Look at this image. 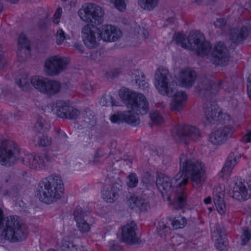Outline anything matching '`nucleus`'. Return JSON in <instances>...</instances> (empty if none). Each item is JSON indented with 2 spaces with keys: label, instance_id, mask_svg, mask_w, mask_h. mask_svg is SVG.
<instances>
[{
  "label": "nucleus",
  "instance_id": "obj_34",
  "mask_svg": "<svg viewBox=\"0 0 251 251\" xmlns=\"http://www.w3.org/2000/svg\"><path fill=\"white\" fill-rule=\"evenodd\" d=\"M16 84L23 90L28 91L31 88L30 78L26 75H22L16 80Z\"/></svg>",
  "mask_w": 251,
  "mask_h": 251
},
{
  "label": "nucleus",
  "instance_id": "obj_26",
  "mask_svg": "<svg viewBox=\"0 0 251 251\" xmlns=\"http://www.w3.org/2000/svg\"><path fill=\"white\" fill-rule=\"evenodd\" d=\"M17 55L19 60L22 62L26 58V51L29 52L30 49L29 42L24 33L19 37Z\"/></svg>",
  "mask_w": 251,
  "mask_h": 251
},
{
  "label": "nucleus",
  "instance_id": "obj_47",
  "mask_svg": "<svg viewBox=\"0 0 251 251\" xmlns=\"http://www.w3.org/2000/svg\"><path fill=\"white\" fill-rule=\"evenodd\" d=\"M35 127L40 130H47L48 129L47 124L45 120L42 117L39 118L35 125Z\"/></svg>",
  "mask_w": 251,
  "mask_h": 251
},
{
  "label": "nucleus",
  "instance_id": "obj_46",
  "mask_svg": "<svg viewBox=\"0 0 251 251\" xmlns=\"http://www.w3.org/2000/svg\"><path fill=\"white\" fill-rule=\"evenodd\" d=\"M128 181L127 183V185L131 188L135 187L137 186L138 183V179L136 175L134 173L130 174L128 176Z\"/></svg>",
  "mask_w": 251,
  "mask_h": 251
},
{
  "label": "nucleus",
  "instance_id": "obj_16",
  "mask_svg": "<svg viewBox=\"0 0 251 251\" xmlns=\"http://www.w3.org/2000/svg\"><path fill=\"white\" fill-rule=\"evenodd\" d=\"M211 237L215 242L216 248L221 251L226 250L227 243L226 233L223 226L220 224H215L211 229Z\"/></svg>",
  "mask_w": 251,
  "mask_h": 251
},
{
  "label": "nucleus",
  "instance_id": "obj_11",
  "mask_svg": "<svg viewBox=\"0 0 251 251\" xmlns=\"http://www.w3.org/2000/svg\"><path fill=\"white\" fill-rule=\"evenodd\" d=\"M69 58L55 55L50 57L45 64V71L48 75H55L66 69Z\"/></svg>",
  "mask_w": 251,
  "mask_h": 251
},
{
  "label": "nucleus",
  "instance_id": "obj_51",
  "mask_svg": "<svg viewBox=\"0 0 251 251\" xmlns=\"http://www.w3.org/2000/svg\"><path fill=\"white\" fill-rule=\"evenodd\" d=\"M7 64V58L2 53H0V70L2 69Z\"/></svg>",
  "mask_w": 251,
  "mask_h": 251
},
{
  "label": "nucleus",
  "instance_id": "obj_6",
  "mask_svg": "<svg viewBox=\"0 0 251 251\" xmlns=\"http://www.w3.org/2000/svg\"><path fill=\"white\" fill-rule=\"evenodd\" d=\"M119 96L127 108L138 114L145 115L149 109V104L146 97L142 94L122 88Z\"/></svg>",
  "mask_w": 251,
  "mask_h": 251
},
{
  "label": "nucleus",
  "instance_id": "obj_8",
  "mask_svg": "<svg viewBox=\"0 0 251 251\" xmlns=\"http://www.w3.org/2000/svg\"><path fill=\"white\" fill-rule=\"evenodd\" d=\"M104 13L100 6L93 3L87 4L78 11V14L82 21L87 23H94L96 25L102 23Z\"/></svg>",
  "mask_w": 251,
  "mask_h": 251
},
{
  "label": "nucleus",
  "instance_id": "obj_33",
  "mask_svg": "<svg viewBox=\"0 0 251 251\" xmlns=\"http://www.w3.org/2000/svg\"><path fill=\"white\" fill-rule=\"evenodd\" d=\"M35 145L41 147H47L51 145V140L46 135H36L34 137Z\"/></svg>",
  "mask_w": 251,
  "mask_h": 251
},
{
  "label": "nucleus",
  "instance_id": "obj_9",
  "mask_svg": "<svg viewBox=\"0 0 251 251\" xmlns=\"http://www.w3.org/2000/svg\"><path fill=\"white\" fill-rule=\"evenodd\" d=\"M19 158V150L16 144L11 140H4L0 147V163L3 166L14 165Z\"/></svg>",
  "mask_w": 251,
  "mask_h": 251
},
{
  "label": "nucleus",
  "instance_id": "obj_44",
  "mask_svg": "<svg viewBox=\"0 0 251 251\" xmlns=\"http://www.w3.org/2000/svg\"><path fill=\"white\" fill-rule=\"evenodd\" d=\"M241 235V245L244 246L246 245L251 238V230L248 227H244L242 230Z\"/></svg>",
  "mask_w": 251,
  "mask_h": 251
},
{
  "label": "nucleus",
  "instance_id": "obj_15",
  "mask_svg": "<svg viewBox=\"0 0 251 251\" xmlns=\"http://www.w3.org/2000/svg\"><path fill=\"white\" fill-rule=\"evenodd\" d=\"M251 32V28L247 24L239 25L230 29L229 38L232 43L239 45L242 44Z\"/></svg>",
  "mask_w": 251,
  "mask_h": 251
},
{
  "label": "nucleus",
  "instance_id": "obj_20",
  "mask_svg": "<svg viewBox=\"0 0 251 251\" xmlns=\"http://www.w3.org/2000/svg\"><path fill=\"white\" fill-rule=\"evenodd\" d=\"M247 188L244 182L237 180L233 188L232 197L238 201H245L251 197V183L248 185Z\"/></svg>",
  "mask_w": 251,
  "mask_h": 251
},
{
  "label": "nucleus",
  "instance_id": "obj_32",
  "mask_svg": "<svg viewBox=\"0 0 251 251\" xmlns=\"http://www.w3.org/2000/svg\"><path fill=\"white\" fill-rule=\"evenodd\" d=\"M159 1V0H138L137 3L142 9L151 11L158 5Z\"/></svg>",
  "mask_w": 251,
  "mask_h": 251
},
{
  "label": "nucleus",
  "instance_id": "obj_41",
  "mask_svg": "<svg viewBox=\"0 0 251 251\" xmlns=\"http://www.w3.org/2000/svg\"><path fill=\"white\" fill-rule=\"evenodd\" d=\"M150 118L153 124L161 125L164 122V119L158 111H154L150 114Z\"/></svg>",
  "mask_w": 251,
  "mask_h": 251
},
{
  "label": "nucleus",
  "instance_id": "obj_61",
  "mask_svg": "<svg viewBox=\"0 0 251 251\" xmlns=\"http://www.w3.org/2000/svg\"><path fill=\"white\" fill-rule=\"evenodd\" d=\"M178 238H179L178 236H173L172 238V243L174 245H176V244H175V240H176Z\"/></svg>",
  "mask_w": 251,
  "mask_h": 251
},
{
  "label": "nucleus",
  "instance_id": "obj_62",
  "mask_svg": "<svg viewBox=\"0 0 251 251\" xmlns=\"http://www.w3.org/2000/svg\"><path fill=\"white\" fill-rule=\"evenodd\" d=\"M86 113L87 114V116L88 115H90V116H91V119H93V116L92 115H91V111L86 112Z\"/></svg>",
  "mask_w": 251,
  "mask_h": 251
},
{
  "label": "nucleus",
  "instance_id": "obj_35",
  "mask_svg": "<svg viewBox=\"0 0 251 251\" xmlns=\"http://www.w3.org/2000/svg\"><path fill=\"white\" fill-rule=\"evenodd\" d=\"M62 251H77L76 246L68 238L62 239L59 245Z\"/></svg>",
  "mask_w": 251,
  "mask_h": 251
},
{
  "label": "nucleus",
  "instance_id": "obj_22",
  "mask_svg": "<svg viewBox=\"0 0 251 251\" xmlns=\"http://www.w3.org/2000/svg\"><path fill=\"white\" fill-rule=\"evenodd\" d=\"M196 78V72L190 68H187L180 71L177 80L181 87L191 88L194 84Z\"/></svg>",
  "mask_w": 251,
  "mask_h": 251
},
{
  "label": "nucleus",
  "instance_id": "obj_21",
  "mask_svg": "<svg viewBox=\"0 0 251 251\" xmlns=\"http://www.w3.org/2000/svg\"><path fill=\"white\" fill-rule=\"evenodd\" d=\"M23 163L33 169H43L46 166V161L41 155L34 153H27L22 159Z\"/></svg>",
  "mask_w": 251,
  "mask_h": 251
},
{
  "label": "nucleus",
  "instance_id": "obj_13",
  "mask_svg": "<svg viewBox=\"0 0 251 251\" xmlns=\"http://www.w3.org/2000/svg\"><path fill=\"white\" fill-rule=\"evenodd\" d=\"M138 115V113L131 110L123 112H117L112 115L110 119L113 123L120 124L125 122L129 125L136 126L140 122Z\"/></svg>",
  "mask_w": 251,
  "mask_h": 251
},
{
  "label": "nucleus",
  "instance_id": "obj_60",
  "mask_svg": "<svg viewBox=\"0 0 251 251\" xmlns=\"http://www.w3.org/2000/svg\"><path fill=\"white\" fill-rule=\"evenodd\" d=\"M3 194L5 196H10L11 195V191L8 190H4Z\"/></svg>",
  "mask_w": 251,
  "mask_h": 251
},
{
  "label": "nucleus",
  "instance_id": "obj_56",
  "mask_svg": "<svg viewBox=\"0 0 251 251\" xmlns=\"http://www.w3.org/2000/svg\"><path fill=\"white\" fill-rule=\"evenodd\" d=\"M48 25V21L47 19H41L38 24L39 26L41 28H45Z\"/></svg>",
  "mask_w": 251,
  "mask_h": 251
},
{
  "label": "nucleus",
  "instance_id": "obj_5",
  "mask_svg": "<svg viewBox=\"0 0 251 251\" xmlns=\"http://www.w3.org/2000/svg\"><path fill=\"white\" fill-rule=\"evenodd\" d=\"M2 228H3L2 235L5 239L11 242H21L27 237L25 229L20 225L17 219L13 216L4 219L3 211L0 208V229Z\"/></svg>",
  "mask_w": 251,
  "mask_h": 251
},
{
  "label": "nucleus",
  "instance_id": "obj_43",
  "mask_svg": "<svg viewBox=\"0 0 251 251\" xmlns=\"http://www.w3.org/2000/svg\"><path fill=\"white\" fill-rule=\"evenodd\" d=\"M76 226L80 231L81 232H88L91 228L90 224L87 222V220L83 219L76 223Z\"/></svg>",
  "mask_w": 251,
  "mask_h": 251
},
{
  "label": "nucleus",
  "instance_id": "obj_30",
  "mask_svg": "<svg viewBox=\"0 0 251 251\" xmlns=\"http://www.w3.org/2000/svg\"><path fill=\"white\" fill-rule=\"evenodd\" d=\"M61 89L60 83L55 80L48 79L43 93L47 95H53L58 93Z\"/></svg>",
  "mask_w": 251,
  "mask_h": 251
},
{
  "label": "nucleus",
  "instance_id": "obj_52",
  "mask_svg": "<svg viewBox=\"0 0 251 251\" xmlns=\"http://www.w3.org/2000/svg\"><path fill=\"white\" fill-rule=\"evenodd\" d=\"M242 142L245 143L250 142L251 141V131L248 132L241 139Z\"/></svg>",
  "mask_w": 251,
  "mask_h": 251
},
{
  "label": "nucleus",
  "instance_id": "obj_31",
  "mask_svg": "<svg viewBox=\"0 0 251 251\" xmlns=\"http://www.w3.org/2000/svg\"><path fill=\"white\" fill-rule=\"evenodd\" d=\"M47 78L39 76H35L30 78V83L31 85L39 92L43 93L45 90V87L46 86Z\"/></svg>",
  "mask_w": 251,
  "mask_h": 251
},
{
  "label": "nucleus",
  "instance_id": "obj_53",
  "mask_svg": "<svg viewBox=\"0 0 251 251\" xmlns=\"http://www.w3.org/2000/svg\"><path fill=\"white\" fill-rule=\"evenodd\" d=\"M195 2L198 4H212L216 0H194Z\"/></svg>",
  "mask_w": 251,
  "mask_h": 251
},
{
  "label": "nucleus",
  "instance_id": "obj_1",
  "mask_svg": "<svg viewBox=\"0 0 251 251\" xmlns=\"http://www.w3.org/2000/svg\"><path fill=\"white\" fill-rule=\"evenodd\" d=\"M180 171L176 176L170 179L163 174H160L156 179V186L169 200L174 197V207L176 210L183 208L187 204V195L185 186L188 182L186 175L190 176L193 187L201 188L205 179V167L202 162L182 153L179 156Z\"/></svg>",
  "mask_w": 251,
  "mask_h": 251
},
{
  "label": "nucleus",
  "instance_id": "obj_38",
  "mask_svg": "<svg viewBox=\"0 0 251 251\" xmlns=\"http://www.w3.org/2000/svg\"><path fill=\"white\" fill-rule=\"evenodd\" d=\"M74 218L76 223L82 221L88 215V212L84 211L80 206H77L73 213Z\"/></svg>",
  "mask_w": 251,
  "mask_h": 251
},
{
  "label": "nucleus",
  "instance_id": "obj_54",
  "mask_svg": "<svg viewBox=\"0 0 251 251\" xmlns=\"http://www.w3.org/2000/svg\"><path fill=\"white\" fill-rule=\"evenodd\" d=\"M109 248L111 250L114 251H118L120 250V247L118 245V243L114 242L110 243Z\"/></svg>",
  "mask_w": 251,
  "mask_h": 251
},
{
  "label": "nucleus",
  "instance_id": "obj_64",
  "mask_svg": "<svg viewBox=\"0 0 251 251\" xmlns=\"http://www.w3.org/2000/svg\"><path fill=\"white\" fill-rule=\"evenodd\" d=\"M245 6H246V8L248 9L249 11L251 13V6L249 8H248L247 4L245 5Z\"/></svg>",
  "mask_w": 251,
  "mask_h": 251
},
{
  "label": "nucleus",
  "instance_id": "obj_10",
  "mask_svg": "<svg viewBox=\"0 0 251 251\" xmlns=\"http://www.w3.org/2000/svg\"><path fill=\"white\" fill-rule=\"evenodd\" d=\"M172 136L176 141H184L186 143L187 140L195 141L200 136L199 129L194 126L190 125H177L172 130Z\"/></svg>",
  "mask_w": 251,
  "mask_h": 251
},
{
  "label": "nucleus",
  "instance_id": "obj_14",
  "mask_svg": "<svg viewBox=\"0 0 251 251\" xmlns=\"http://www.w3.org/2000/svg\"><path fill=\"white\" fill-rule=\"evenodd\" d=\"M82 37L85 45L88 48H96L100 38V32L91 25H85L82 29Z\"/></svg>",
  "mask_w": 251,
  "mask_h": 251
},
{
  "label": "nucleus",
  "instance_id": "obj_28",
  "mask_svg": "<svg viewBox=\"0 0 251 251\" xmlns=\"http://www.w3.org/2000/svg\"><path fill=\"white\" fill-rule=\"evenodd\" d=\"M224 193L223 191H218L217 190L213 192V201L218 213L223 214L226 211V204L224 201Z\"/></svg>",
  "mask_w": 251,
  "mask_h": 251
},
{
  "label": "nucleus",
  "instance_id": "obj_2",
  "mask_svg": "<svg viewBox=\"0 0 251 251\" xmlns=\"http://www.w3.org/2000/svg\"><path fill=\"white\" fill-rule=\"evenodd\" d=\"M174 40L181 47L197 52L200 56H207L215 65L225 66L229 60L227 49L223 42L218 43L212 49L210 43L205 41L204 35L198 31L191 32L188 37L181 33L175 34Z\"/></svg>",
  "mask_w": 251,
  "mask_h": 251
},
{
  "label": "nucleus",
  "instance_id": "obj_58",
  "mask_svg": "<svg viewBox=\"0 0 251 251\" xmlns=\"http://www.w3.org/2000/svg\"><path fill=\"white\" fill-rule=\"evenodd\" d=\"M44 158H45L46 161L50 162L52 161L53 159V156L50 154L49 152H47L45 155Z\"/></svg>",
  "mask_w": 251,
  "mask_h": 251
},
{
  "label": "nucleus",
  "instance_id": "obj_45",
  "mask_svg": "<svg viewBox=\"0 0 251 251\" xmlns=\"http://www.w3.org/2000/svg\"><path fill=\"white\" fill-rule=\"evenodd\" d=\"M113 3L115 8L121 11H124L126 8V4L125 0H109Z\"/></svg>",
  "mask_w": 251,
  "mask_h": 251
},
{
  "label": "nucleus",
  "instance_id": "obj_23",
  "mask_svg": "<svg viewBox=\"0 0 251 251\" xmlns=\"http://www.w3.org/2000/svg\"><path fill=\"white\" fill-rule=\"evenodd\" d=\"M173 96L170 103V108L172 111L177 112L181 111L187 100V96L186 93L182 91H177L175 93L174 91Z\"/></svg>",
  "mask_w": 251,
  "mask_h": 251
},
{
  "label": "nucleus",
  "instance_id": "obj_42",
  "mask_svg": "<svg viewBox=\"0 0 251 251\" xmlns=\"http://www.w3.org/2000/svg\"><path fill=\"white\" fill-rule=\"evenodd\" d=\"M69 38V36L62 29H58L55 34L56 43L58 45H61L64 40Z\"/></svg>",
  "mask_w": 251,
  "mask_h": 251
},
{
  "label": "nucleus",
  "instance_id": "obj_37",
  "mask_svg": "<svg viewBox=\"0 0 251 251\" xmlns=\"http://www.w3.org/2000/svg\"><path fill=\"white\" fill-rule=\"evenodd\" d=\"M170 228L164 222H159L156 227L157 234L161 237L166 236L170 233Z\"/></svg>",
  "mask_w": 251,
  "mask_h": 251
},
{
  "label": "nucleus",
  "instance_id": "obj_36",
  "mask_svg": "<svg viewBox=\"0 0 251 251\" xmlns=\"http://www.w3.org/2000/svg\"><path fill=\"white\" fill-rule=\"evenodd\" d=\"M81 89L86 94L90 95L96 89V85L94 82L85 80L81 85Z\"/></svg>",
  "mask_w": 251,
  "mask_h": 251
},
{
  "label": "nucleus",
  "instance_id": "obj_50",
  "mask_svg": "<svg viewBox=\"0 0 251 251\" xmlns=\"http://www.w3.org/2000/svg\"><path fill=\"white\" fill-rule=\"evenodd\" d=\"M226 21L223 19H218L214 23V25L216 27L222 28L226 25Z\"/></svg>",
  "mask_w": 251,
  "mask_h": 251
},
{
  "label": "nucleus",
  "instance_id": "obj_39",
  "mask_svg": "<svg viewBox=\"0 0 251 251\" xmlns=\"http://www.w3.org/2000/svg\"><path fill=\"white\" fill-rule=\"evenodd\" d=\"M186 224V219L181 216L175 217L172 222V226L176 229L183 228Z\"/></svg>",
  "mask_w": 251,
  "mask_h": 251
},
{
  "label": "nucleus",
  "instance_id": "obj_55",
  "mask_svg": "<svg viewBox=\"0 0 251 251\" xmlns=\"http://www.w3.org/2000/svg\"><path fill=\"white\" fill-rule=\"evenodd\" d=\"M74 47L78 51V52L80 53L84 52L83 47L81 44L78 43H75L74 44Z\"/></svg>",
  "mask_w": 251,
  "mask_h": 251
},
{
  "label": "nucleus",
  "instance_id": "obj_7",
  "mask_svg": "<svg viewBox=\"0 0 251 251\" xmlns=\"http://www.w3.org/2000/svg\"><path fill=\"white\" fill-rule=\"evenodd\" d=\"M154 86L162 95L171 97L174 94L175 83L168 69L160 67L154 75Z\"/></svg>",
  "mask_w": 251,
  "mask_h": 251
},
{
  "label": "nucleus",
  "instance_id": "obj_3",
  "mask_svg": "<svg viewBox=\"0 0 251 251\" xmlns=\"http://www.w3.org/2000/svg\"><path fill=\"white\" fill-rule=\"evenodd\" d=\"M230 85L226 81H216L215 78L212 77L203 76L200 78L197 89L207 100L203 106V115L207 123L214 124L215 121L225 119L226 117H227V120H229V116L219 110L215 102L210 100L222 88L229 93H232L234 90L229 88Z\"/></svg>",
  "mask_w": 251,
  "mask_h": 251
},
{
  "label": "nucleus",
  "instance_id": "obj_18",
  "mask_svg": "<svg viewBox=\"0 0 251 251\" xmlns=\"http://www.w3.org/2000/svg\"><path fill=\"white\" fill-rule=\"evenodd\" d=\"M136 225L134 222H131L124 226L122 231L123 241L129 245L140 244L141 241L136 236Z\"/></svg>",
  "mask_w": 251,
  "mask_h": 251
},
{
  "label": "nucleus",
  "instance_id": "obj_63",
  "mask_svg": "<svg viewBox=\"0 0 251 251\" xmlns=\"http://www.w3.org/2000/svg\"><path fill=\"white\" fill-rule=\"evenodd\" d=\"M3 9V5L1 2L0 1V13L2 11Z\"/></svg>",
  "mask_w": 251,
  "mask_h": 251
},
{
  "label": "nucleus",
  "instance_id": "obj_19",
  "mask_svg": "<svg viewBox=\"0 0 251 251\" xmlns=\"http://www.w3.org/2000/svg\"><path fill=\"white\" fill-rule=\"evenodd\" d=\"M120 29L111 25H105L100 30V38L106 42H115L122 36Z\"/></svg>",
  "mask_w": 251,
  "mask_h": 251
},
{
  "label": "nucleus",
  "instance_id": "obj_29",
  "mask_svg": "<svg viewBox=\"0 0 251 251\" xmlns=\"http://www.w3.org/2000/svg\"><path fill=\"white\" fill-rule=\"evenodd\" d=\"M119 189L115 186H112L106 190H103L102 193L103 199L107 202L112 203L119 197Z\"/></svg>",
  "mask_w": 251,
  "mask_h": 251
},
{
  "label": "nucleus",
  "instance_id": "obj_25",
  "mask_svg": "<svg viewBox=\"0 0 251 251\" xmlns=\"http://www.w3.org/2000/svg\"><path fill=\"white\" fill-rule=\"evenodd\" d=\"M127 204L131 209L138 208L140 211H146L150 208L148 201L141 196L130 195L127 197Z\"/></svg>",
  "mask_w": 251,
  "mask_h": 251
},
{
  "label": "nucleus",
  "instance_id": "obj_27",
  "mask_svg": "<svg viewBox=\"0 0 251 251\" xmlns=\"http://www.w3.org/2000/svg\"><path fill=\"white\" fill-rule=\"evenodd\" d=\"M132 81H134L136 86L142 90H146L149 88V84L146 81L144 74L138 70H135L131 73Z\"/></svg>",
  "mask_w": 251,
  "mask_h": 251
},
{
  "label": "nucleus",
  "instance_id": "obj_40",
  "mask_svg": "<svg viewBox=\"0 0 251 251\" xmlns=\"http://www.w3.org/2000/svg\"><path fill=\"white\" fill-rule=\"evenodd\" d=\"M100 103L103 106L116 105L113 98L109 94L104 95L100 100Z\"/></svg>",
  "mask_w": 251,
  "mask_h": 251
},
{
  "label": "nucleus",
  "instance_id": "obj_48",
  "mask_svg": "<svg viewBox=\"0 0 251 251\" xmlns=\"http://www.w3.org/2000/svg\"><path fill=\"white\" fill-rule=\"evenodd\" d=\"M167 18H166V25L174 22L175 20V14L173 11H168L167 12Z\"/></svg>",
  "mask_w": 251,
  "mask_h": 251
},
{
  "label": "nucleus",
  "instance_id": "obj_57",
  "mask_svg": "<svg viewBox=\"0 0 251 251\" xmlns=\"http://www.w3.org/2000/svg\"><path fill=\"white\" fill-rule=\"evenodd\" d=\"M228 104L232 108H234L236 107L238 105L237 100L236 99H231L229 100Z\"/></svg>",
  "mask_w": 251,
  "mask_h": 251
},
{
  "label": "nucleus",
  "instance_id": "obj_17",
  "mask_svg": "<svg viewBox=\"0 0 251 251\" xmlns=\"http://www.w3.org/2000/svg\"><path fill=\"white\" fill-rule=\"evenodd\" d=\"M56 114L58 117L68 119H75L80 114L76 108L69 105L63 100H58L56 103Z\"/></svg>",
  "mask_w": 251,
  "mask_h": 251
},
{
  "label": "nucleus",
  "instance_id": "obj_49",
  "mask_svg": "<svg viewBox=\"0 0 251 251\" xmlns=\"http://www.w3.org/2000/svg\"><path fill=\"white\" fill-rule=\"evenodd\" d=\"M61 13L62 9L60 8H58L54 14L53 20L54 23L57 24L59 22Z\"/></svg>",
  "mask_w": 251,
  "mask_h": 251
},
{
  "label": "nucleus",
  "instance_id": "obj_4",
  "mask_svg": "<svg viewBox=\"0 0 251 251\" xmlns=\"http://www.w3.org/2000/svg\"><path fill=\"white\" fill-rule=\"evenodd\" d=\"M64 190V183L61 176L52 174L40 182L37 195L42 201L50 204L60 199Z\"/></svg>",
  "mask_w": 251,
  "mask_h": 251
},
{
  "label": "nucleus",
  "instance_id": "obj_59",
  "mask_svg": "<svg viewBox=\"0 0 251 251\" xmlns=\"http://www.w3.org/2000/svg\"><path fill=\"white\" fill-rule=\"evenodd\" d=\"M204 202L205 204L210 203L211 202V199L210 197H208L204 200Z\"/></svg>",
  "mask_w": 251,
  "mask_h": 251
},
{
  "label": "nucleus",
  "instance_id": "obj_12",
  "mask_svg": "<svg viewBox=\"0 0 251 251\" xmlns=\"http://www.w3.org/2000/svg\"><path fill=\"white\" fill-rule=\"evenodd\" d=\"M234 131V127L231 125L220 127L210 134L209 141L214 145H223L232 137Z\"/></svg>",
  "mask_w": 251,
  "mask_h": 251
},
{
  "label": "nucleus",
  "instance_id": "obj_24",
  "mask_svg": "<svg viewBox=\"0 0 251 251\" xmlns=\"http://www.w3.org/2000/svg\"><path fill=\"white\" fill-rule=\"evenodd\" d=\"M240 158V156L237 152H231L229 154L221 173V177L223 179H227L233 168L237 164Z\"/></svg>",
  "mask_w": 251,
  "mask_h": 251
}]
</instances>
